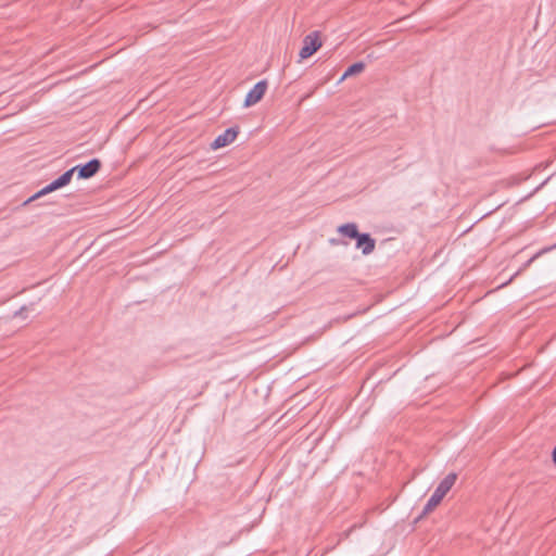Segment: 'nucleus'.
<instances>
[{
  "instance_id": "obj_2",
  "label": "nucleus",
  "mask_w": 556,
  "mask_h": 556,
  "mask_svg": "<svg viewBox=\"0 0 556 556\" xmlns=\"http://www.w3.org/2000/svg\"><path fill=\"white\" fill-rule=\"evenodd\" d=\"M76 172V168H71L66 170L64 174H62L58 179L53 180L49 185H47L45 188L39 190L37 193H35L31 198L27 200V202L33 201L35 199H38L47 193H50L59 188H62L66 185H68L72 180L73 174Z\"/></svg>"
},
{
  "instance_id": "obj_4",
  "label": "nucleus",
  "mask_w": 556,
  "mask_h": 556,
  "mask_svg": "<svg viewBox=\"0 0 556 556\" xmlns=\"http://www.w3.org/2000/svg\"><path fill=\"white\" fill-rule=\"evenodd\" d=\"M268 88L266 80H261L254 85V87L247 93L243 106L251 108L257 104L265 96Z\"/></svg>"
},
{
  "instance_id": "obj_11",
  "label": "nucleus",
  "mask_w": 556,
  "mask_h": 556,
  "mask_svg": "<svg viewBox=\"0 0 556 556\" xmlns=\"http://www.w3.org/2000/svg\"><path fill=\"white\" fill-rule=\"evenodd\" d=\"M25 306L21 307L18 311L14 313V316H24Z\"/></svg>"
},
{
  "instance_id": "obj_5",
  "label": "nucleus",
  "mask_w": 556,
  "mask_h": 556,
  "mask_svg": "<svg viewBox=\"0 0 556 556\" xmlns=\"http://www.w3.org/2000/svg\"><path fill=\"white\" fill-rule=\"evenodd\" d=\"M237 136V128H228L222 135L215 138V140L211 144V148L213 150H218L220 148L227 147L236 140Z\"/></svg>"
},
{
  "instance_id": "obj_6",
  "label": "nucleus",
  "mask_w": 556,
  "mask_h": 556,
  "mask_svg": "<svg viewBox=\"0 0 556 556\" xmlns=\"http://www.w3.org/2000/svg\"><path fill=\"white\" fill-rule=\"evenodd\" d=\"M101 167V163L98 159H92L88 163L84 165H77L74 168H76V172L78 174V178L80 179H87L92 177L98 173V170Z\"/></svg>"
},
{
  "instance_id": "obj_8",
  "label": "nucleus",
  "mask_w": 556,
  "mask_h": 556,
  "mask_svg": "<svg viewBox=\"0 0 556 556\" xmlns=\"http://www.w3.org/2000/svg\"><path fill=\"white\" fill-rule=\"evenodd\" d=\"M337 232L342 237L351 240H356L359 235L358 227L355 223H346L337 228Z\"/></svg>"
},
{
  "instance_id": "obj_3",
  "label": "nucleus",
  "mask_w": 556,
  "mask_h": 556,
  "mask_svg": "<svg viewBox=\"0 0 556 556\" xmlns=\"http://www.w3.org/2000/svg\"><path fill=\"white\" fill-rule=\"evenodd\" d=\"M323 42L319 33L313 31L306 35L303 39V47L300 50V60H305L312 56L317 50L320 49Z\"/></svg>"
},
{
  "instance_id": "obj_7",
  "label": "nucleus",
  "mask_w": 556,
  "mask_h": 556,
  "mask_svg": "<svg viewBox=\"0 0 556 556\" xmlns=\"http://www.w3.org/2000/svg\"><path fill=\"white\" fill-rule=\"evenodd\" d=\"M356 249L361 250L364 255H369L374 252L376 241L368 233H361L356 238Z\"/></svg>"
},
{
  "instance_id": "obj_12",
  "label": "nucleus",
  "mask_w": 556,
  "mask_h": 556,
  "mask_svg": "<svg viewBox=\"0 0 556 556\" xmlns=\"http://www.w3.org/2000/svg\"><path fill=\"white\" fill-rule=\"evenodd\" d=\"M553 462L556 464V446L553 450Z\"/></svg>"
},
{
  "instance_id": "obj_9",
  "label": "nucleus",
  "mask_w": 556,
  "mask_h": 556,
  "mask_svg": "<svg viewBox=\"0 0 556 556\" xmlns=\"http://www.w3.org/2000/svg\"><path fill=\"white\" fill-rule=\"evenodd\" d=\"M364 63L362 62H358V63H354L353 65H351L345 72L344 74L342 75V77L340 78V83L345 80L348 77L350 76H353V75H356V74H359L364 71Z\"/></svg>"
},
{
  "instance_id": "obj_1",
  "label": "nucleus",
  "mask_w": 556,
  "mask_h": 556,
  "mask_svg": "<svg viewBox=\"0 0 556 556\" xmlns=\"http://www.w3.org/2000/svg\"><path fill=\"white\" fill-rule=\"evenodd\" d=\"M457 480V475L455 472L448 473L438 485L428 503L425 506L424 514H428L432 511L444 498L447 492L452 489Z\"/></svg>"
},
{
  "instance_id": "obj_10",
  "label": "nucleus",
  "mask_w": 556,
  "mask_h": 556,
  "mask_svg": "<svg viewBox=\"0 0 556 556\" xmlns=\"http://www.w3.org/2000/svg\"><path fill=\"white\" fill-rule=\"evenodd\" d=\"M329 243L331 245H348V242L344 241V240H340V239H336V238H332L329 240Z\"/></svg>"
}]
</instances>
